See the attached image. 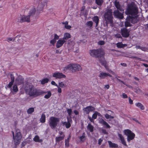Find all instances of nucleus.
<instances>
[{"label":"nucleus","mask_w":148,"mask_h":148,"mask_svg":"<svg viewBox=\"0 0 148 148\" xmlns=\"http://www.w3.org/2000/svg\"><path fill=\"white\" fill-rule=\"evenodd\" d=\"M89 54L91 56L95 58H103L105 53L103 49H101L90 50L89 51Z\"/></svg>","instance_id":"nucleus-1"},{"label":"nucleus","mask_w":148,"mask_h":148,"mask_svg":"<svg viewBox=\"0 0 148 148\" xmlns=\"http://www.w3.org/2000/svg\"><path fill=\"white\" fill-rule=\"evenodd\" d=\"M25 89L26 93L30 96H36L39 95V93L36 89L31 84H26L25 85Z\"/></svg>","instance_id":"nucleus-2"},{"label":"nucleus","mask_w":148,"mask_h":148,"mask_svg":"<svg viewBox=\"0 0 148 148\" xmlns=\"http://www.w3.org/2000/svg\"><path fill=\"white\" fill-rule=\"evenodd\" d=\"M12 133L14 144L15 145H16L19 144L21 142L22 137L21 134L20 130L18 129L16 130L15 135H14V132L12 131Z\"/></svg>","instance_id":"nucleus-3"},{"label":"nucleus","mask_w":148,"mask_h":148,"mask_svg":"<svg viewBox=\"0 0 148 148\" xmlns=\"http://www.w3.org/2000/svg\"><path fill=\"white\" fill-rule=\"evenodd\" d=\"M137 12V8L135 5H129L125 11V13L126 14H130L133 16L136 15Z\"/></svg>","instance_id":"nucleus-4"},{"label":"nucleus","mask_w":148,"mask_h":148,"mask_svg":"<svg viewBox=\"0 0 148 148\" xmlns=\"http://www.w3.org/2000/svg\"><path fill=\"white\" fill-rule=\"evenodd\" d=\"M124 134L127 136V140L128 142L133 140L135 138V134L129 129H126L123 130Z\"/></svg>","instance_id":"nucleus-5"},{"label":"nucleus","mask_w":148,"mask_h":148,"mask_svg":"<svg viewBox=\"0 0 148 148\" xmlns=\"http://www.w3.org/2000/svg\"><path fill=\"white\" fill-rule=\"evenodd\" d=\"M59 119L58 118L51 117L49 121V124L51 128L54 129L57 126L59 121Z\"/></svg>","instance_id":"nucleus-6"},{"label":"nucleus","mask_w":148,"mask_h":148,"mask_svg":"<svg viewBox=\"0 0 148 148\" xmlns=\"http://www.w3.org/2000/svg\"><path fill=\"white\" fill-rule=\"evenodd\" d=\"M104 16L105 20L107 22L111 23L112 18V10H108L105 13Z\"/></svg>","instance_id":"nucleus-7"},{"label":"nucleus","mask_w":148,"mask_h":148,"mask_svg":"<svg viewBox=\"0 0 148 148\" xmlns=\"http://www.w3.org/2000/svg\"><path fill=\"white\" fill-rule=\"evenodd\" d=\"M18 22L20 23L30 22V16L29 15L20 16L17 18Z\"/></svg>","instance_id":"nucleus-8"},{"label":"nucleus","mask_w":148,"mask_h":148,"mask_svg":"<svg viewBox=\"0 0 148 148\" xmlns=\"http://www.w3.org/2000/svg\"><path fill=\"white\" fill-rule=\"evenodd\" d=\"M53 77L56 79H61L65 78L66 76L62 73L59 72H56L53 74Z\"/></svg>","instance_id":"nucleus-9"},{"label":"nucleus","mask_w":148,"mask_h":148,"mask_svg":"<svg viewBox=\"0 0 148 148\" xmlns=\"http://www.w3.org/2000/svg\"><path fill=\"white\" fill-rule=\"evenodd\" d=\"M82 69V67L79 64H72V72L81 70Z\"/></svg>","instance_id":"nucleus-10"},{"label":"nucleus","mask_w":148,"mask_h":148,"mask_svg":"<svg viewBox=\"0 0 148 148\" xmlns=\"http://www.w3.org/2000/svg\"><path fill=\"white\" fill-rule=\"evenodd\" d=\"M94 110V108L91 106H87L83 109L84 112L88 114H89L90 112H92Z\"/></svg>","instance_id":"nucleus-11"},{"label":"nucleus","mask_w":148,"mask_h":148,"mask_svg":"<svg viewBox=\"0 0 148 148\" xmlns=\"http://www.w3.org/2000/svg\"><path fill=\"white\" fill-rule=\"evenodd\" d=\"M114 15L115 17L120 19H122L123 18V14L120 12L118 10H115L113 12Z\"/></svg>","instance_id":"nucleus-12"},{"label":"nucleus","mask_w":148,"mask_h":148,"mask_svg":"<svg viewBox=\"0 0 148 148\" xmlns=\"http://www.w3.org/2000/svg\"><path fill=\"white\" fill-rule=\"evenodd\" d=\"M8 88H10V90L11 92L13 94H15L18 91V89L17 86L16 84H15L13 86H11V87H8Z\"/></svg>","instance_id":"nucleus-13"},{"label":"nucleus","mask_w":148,"mask_h":148,"mask_svg":"<svg viewBox=\"0 0 148 148\" xmlns=\"http://www.w3.org/2000/svg\"><path fill=\"white\" fill-rule=\"evenodd\" d=\"M66 42L62 38H60L57 41L56 44V47L57 48L61 47Z\"/></svg>","instance_id":"nucleus-14"},{"label":"nucleus","mask_w":148,"mask_h":148,"mask_svg":"<svg viewBox=\"0 0 148 148\" xmlns=\"http://www.w3.org/2000/svg\"><path fill=\"white\" fill-rule=\"evenodd\" d=\"M121 33L122 36L124 37H127L129 35V32L126 28L121 29Z\"/></svg>","instance_id":"nucleus-15"},{"label":"nucleus","mask_w":148,"mask_h":148,"mask_svg":"<svg viewBox=\"0 0 148 148\" xmlns=\"http://www.w3.org/2000/svg\"><path fill=\"white\" fill-rule=\"evenodd\" d=\"M108 76H109L110 77H112V75L109 73L103 72H101L99 75V77L101 79H104Z\"/></svg>","instance_id":"nucleus-16"},{"label":"nucleus","mask_w":148,"mask_h":148,"mask_svg":"<svg viewBox=\"0 0 148 148\" xmlns=\"http://www.w3.org/2000/svg\"><path fill=\"white\" fill-rule=\"evenodd\" d=\"M118 135L119 138V139L121 140V142L122 143V144L124 145L127 146L126 141L125 140L124 137V136L121 134H118Z\"/></svg>","instance_id":"nucleus-17"},{"label":"nucleus","mask_w":148,"mask_h":148,"mask_svg":"<svg viewBox=\"0 0 148 148\" xmlns=\"http://www.w3.org/2000/svg\"><path fill=\"white\" fill-rule=\"evenodd\" d=\"M23 79L21 76H19L16 79V84L20 85L23 84L24 82Z\"/></svg>","instance_id":"nucleus-18"},{"label":"nucleus","mask_w":148,"mask_h":148,"mask_svg":"<svg viewBox=\"0 0 148 148\" xmlns=\"http://www.w3.org/2000/svg\"><path fill=\"white\" fill-rule=\"evenodd\" d=\"M114 5L117 9L123 12L124 11V10L120 5L119 2L117 1H115L114 2Z\"/></svg>","instance_id":"nucleus-19"},{"label":"nucleus","mask_w":148,"mask_h":148,"mask_svg":"<svg viewBox=\"0 0 148 148\" xmlns=\"http://www.w3.org/2000/svg\"><path fill=\"white\" fill-rule=\"evenodd\" d=\"M71 38V34L68 33H65L64 34L63 37L62 39H64V40L66 42L67 40Z\"/></svg>","instance_id":"nucleus-20"},{"label":"nucleus","mask_w":148,"mask_h":148,"mask_svg":"<svg viewBox=\"0 0 148 148\" xmlns=\"http://www.w3.org/2000/svg\"><path fill=\"white\" fill-rule=\"evenodd\" d=\"M45 3H40L38 5L37 9V12L39 13L40 11H42L43 9V8L45 6Z\"/></svg>","instance_id":"nucleus-21"},{"label":"nucleus","mask_w":148,"mask_h":148,"mask_svg":"<svg viewBox=\"0 0 148 148\" xmlns=\"http://www.w3.org/2000/svg\"><path fill=\"white\" fill-rule=\"evenodd\" d=\"M92 19L93 21L96 23V27H97L99 21V17L97 16H95Z\"/></svg>","instance_id":"nucleus-22"},{"label":"nucleus","mask_w":148,"mask_h":148,"mask_svg":"<svg viewBox=\"0 0 148 148\" xmlns=\"http://www.w3.org/2000/svg\"><path fill=\"white\" fill-rule=\"evenodd\" d=\"M36 12V8L34 7L32 8L31 9L29 12V15L30 16L34 15Z\"/></svg>","instance_id":"nucleus-23"},{"label":"nucleus","mask_w":148,"mask_h":148,"mask_svg":"<svg viewBox=\"0 0 148 148\" xmlns=\"http://www.w3.org/2000/svg\"><path fill=\"white\" fill-rule=\"evenodd\" d=\"M10 76L11 79V81L9 82L8 85V87H11V86H12L14 82V75L12 74H10Z\"/></svg>","instance_id":"nucleus-24"},{"label":"nucleus","mask_w":148,"mask_h":148,"mask_svg":"<svg viewBox=\"0 0 148 148\" xmlns=\"http://www.w3.org/2000/svg\"><path fill=\"white\" fill-rule=\"evenodd\" d=\"M63 70L65 71L67 70H71L72 71V64H70L63 68Z\"/></svg>","instance_id":"nucleus-25"},{"label":"nucleus","mask_w":148,"mask_h":148,"mask_svg":"<svg viewBox=\"0 0 148 148\" xmlns=\"http://www.w3.org/2000/svg\"><path fill=\"white\" fill-rule=\"evenodd\" d=\"M109 147L111 148H116L118 147V145L116 144L112 143L111 141H108Z\"/></svg>","instance_id":"nucleus-26"},{"label":"nucleus","mask_w":148,"mask_h":148,"mask_svg":"<svg viewBox=\"0 0 148 148\" xmlns=\"http://www.w3.org/2000/svg\"><path fill=\"white\" fill-rule=\"evenodd\" d=\"M102 59H103V60H100L99 59V60L100 62L101 63V64L103 65L105 68L106 69H108V67L107 65V63L106 61L104 59V57L103 58H101Z\"/></svg>","instance_id":"nucleus-27"},{"label":"nucleus","mask_w":148,"mask_h":148,"mask_svg":"<svg viewBox=\"0 0 148 148\" xmlns=\"http://www.w3.org/2000/svg\"><path fill=\"white\" fill-rule=\"evenodd\" d=\"M135 105L137 107L140 108L141 110H144L145 109L144 106L140 103H135Z\"/></svg>","instance_id":"nucleus-28"},{"label":"nucleus","mask_w":148,"mask_h":148,"mask_svg":"<svg viewBox=\"0 0 148 148\" xmlns=\"http://www.w3.org/2000/svg\"><path fill=\"white\" fill-rule=\"evenodd\" d=\"M130 22L133 23H134L137 22V17L136 16H129Z\"/></svg>","instance_id":"nucleus-29"},{"label":"nucleus","mask_w":148,"mask_h":148,"mask_svg":"<svg viewBox=\"0 0 148 148\" xmlns=\"http://www.w3.org/2000/svg\"><path fill=\"white\" fill-rule=\"evenodd\" d=\"M130 20L129 16L127 17L126 19V21L125 23V27H127L131 26V24L130 23Z\"/></svg>","instance_id":"nucleus-30"},{"label":"nucleus","mask_w":148,"mask_h":148,"mask_svg":"<svg viewBox=\"0 0 148 148\" xmlns=\"http://www.w3.org/2000/svg\"><path fill=\"white\" fill-rule=\"evenodd\" d=\"M46 121V116L45 114L43 113L42 114L41 118L40 119V122L42 123H45Z\"/></svg>","instance_id":"nucleus-31"},{"label":"nucleus","mask_w":148,"mask_h":148,"mask_svg":"<svg viewBox=\"0 0 148 148\" xmlns=\"http://www.w3.org/2000/svg\"><path fill=\"white\" fill-rule=\"evenodd\" d=\"M64 135H63L62 136L56 137V140L57 142H59L64 139Z\"/></svg>","instance_id":"nucleus-32"},{"label":"nucleus","mask_w":148,"mask_h":148,"mask_svg":"<svg viewBox=\"0 0 148 148\" xmlns=\"http://www.w3.org/2000/svg\"><path fill=\"white\" fill-rule=\"evenodd\" d=\"M93 126L91 124H89L87 126V129L90 132H92L93 131Z\"/></svg>","instance_id":"nucleus-33"},{"label":"nucleus","mask_w":148,"mask_h":148,"mask_svg":"<svg viewBox=\"0 0 148 148\" xmlns=\"http://www.w3.org/2000/svg\"><path fill=\"white\" fill-rule=\"evenodd\" d=\"M47 93L44 96V98L48 99L49 98L51 95V93L50 91H48L46 92Z\"/></svg>","instance_id":"nucleus-34"},{"label":"nucleus","mask_w":148,"mask_h":148,"mask_svg":"<svg viewBox=\"0 0 148 148\" xmlns=\"http://www.w3.org/2000/svg\"><path fill=\"white\" fill-rule=\"evenodd\" d=\"M58 86L60 88H64L66 87V85L63 82H59L58 83Z\"/></svg>","instance_id":"nucleus-35"},{"label":"nucleus","mask_w":148,"mask_h":148,"mask_svg":"<svg viewBox=\"0 0 148 148\" xmlns=\"http://www.w3.org/2000/svg\"><path fill=\"white\" fill-rule=\"evenodd\" d=\"M116 46L119 48H122L124 47L125 46H126V45L123 44L121 42H118L116 44Z\"/></svg>","instance_id":"nucleus-36"},{"label":"nucleus","mask_w":148,"mask_h":148,"mask_svg":"<svg viewBox=\"0 0 148 148\" xmlns=\"http://www.w3.org/2000/svg\"><path fill=\"white\" fill-rule=\"evenodd\" d=\"M63 125H65L66 127L67 128H69L71 126V125L69 121L66 122H63L62 123Z\"/></svg>","instance_id":"nucleus-37"},{"label":"nucleus","mask_w":148,"mask_h":148,"mask_svg":"<svg viewBox=\"0 0 148 148\" xmlns=\"http://www.w3.org/2000/svg\"><path fill=\"white\" fill-rule=\"evenodd\" d=\"M34 108H29L27 110V112L28 114H31L34 111Z\"/></svg>","instance_id":"nucleus-38"},{"label":"nucleus","mask_w":148,"mask_h":148,"mask_svg":"<svg viewBox=\"0 0 148 148\" xmlns=\"http://www.w3.org/2000/svg\"><path fill=\"white\" fill-rule=\"evenodd\" d=\"M79 139L80 141L83 142L86 140V137L85 136V134L84 133H83V135L79 137Z\"/></svg>","instance_id":"nucleus-39"},{"label":"nucleus","mask_w":148,"mask_h":148,"mask_svg":"<svg viewBox=\"0 0 148 148\" xmlns=\"http://www.w3.org/2000/svg\"><path fill=\"white\" fill-rule=\"evenodd\" d=\"M70 137L68 138L65 140V146L66 147H68L69 146V141Z\"/></svg>","instance_id":"nucleus-40"},{"label":"nucleus","mask_w":148,"mask_h":148,"mask_svg":"<svg viewBox=\"0 0 148 148\" xmlns=\"http://www.w3.org/2000/svg\"><path fill=\"white\" fill-rule=\"evenodd\" d=\"M96 4L99 5L101 6L103 2V0H96Z\"/></svg>","instance_id":"nucleus-41"},{"label":"nucleus","mask_w":148,"mask_h":148,"mask_svg":"<svg viewBox=\"0 0 148 148\" xmlns=\"http://www.w3.org/2000/svg\"><path fill=\"white\" fill-rule=\"evenodd\" d=\"M49 80L48 79L46 78L42 79L41 81V83L42 84H44L48 82Z\"/></svg>","instance_id":"nucleus-42"},{"label":"nucleus","mask_w":148,"mask_h":148,"mask_svg":"<svg viewBox=\"0 0 148 148\" xmlns=\"http://www.w3.org/2000/svg\"><path fill=\"white\" fill-rule=\"evenodd\" d=\"M34 140L37 142H40L39 137L38 136H36L33 139Z\"/></svg>","instance_id":"nucleus-43"},{"label":"nucleus","mask_w":148,"mask_h":148,"mask_svg":"<svg viewBox=\"0 0 148 148\" xmlns=\"http://www.w3.org/2000/svg\"><path fill=\"white\" fill-rule=\"evenodd\" d=\"M93 24V23L92 21H88L87 22L86 24L87 26L90 27H91L92 26Z\"/></svg>","instance_id":"nucleus-44"},{"label":"nucleus","mask_w":148,"mask_h":148,"mask_svg":"<svg viewBox=\"0 0 148 148\" xmlns=\"http://www.w3.org/2000/svg\"><path fill=\"white\" fill-rule=\"evenodd\" d=\"M105 117L107 119H114V118L113 116H111L110 115H109L108 114H105Z\"/></svg>","instance_id":"nucleus-45"},{"label":"nucleus","mask_w":148,"mask_h":148,"mask_svg":"<svg viewBox=\"0 0 148 148\" xmlns=\"http://www.w3.org/2000/svg\"><path fill=\"white\" fill-rule=\"evenodd\" d=\"M97 111H95L93 114L92 117V119H97Z\"/></svg>","instance_id":"nucleus-46"},{"label":"nucleus","mask_w":148,"mask_h":148,"mask_svg":"<svg viewBox=\"0 0 148 148\" xmlns=\"http://www.w3.org/2000/svg\"><path fill=\"white\" fill-rule=\"evenodd\" d=\"M105 42L103 41V40L99 41L98 42V45H103L105 44Z\"/></svg>","instance_id":"nucleus-47"},{"label":"nucleus","mask_w":148,"mask_h":148,"mask_svg":"<svg viewBox=\"0 0 148 148\" xmlns=\"http://www.w3.org/2000/svg\"><path fill=\"white\" fill-rule=\"evenodd\" d=\"M67 112L69 115V116H71L72 114V110L71 109H67Z\"/></svg>","instance_id":"nucleus-48"},{"label":"nucleus","mask_w":148,"mask_h":148,"mask_svg":"<svg viewBox=\"0 0 148 148\" xmlns=\"http://www.w3.org/2000/svg\"><path fill=\"white\" fill-rule=\"evenodd\" d=\"M56 42V40L53 38V39L51 40L50 43L51 44L54 45Z\"/></svg>","instance_id":"nucleus-49"},{"label":"nucleus","mask_w":148,"mask_h":148,"mask_svg":"<svg viewBox=\"0 0 148 148\" xmlns=\"http://www.w3.org/2000/svg\"><path fill=\"white\" fill-rule=\"evenodd\" d=\"M103 125H104L106 126V127L107 128H110V126L109 125V124L106 122L105 121L104 124Z\"/></svg>","instance_id":"nucleus-50"},{"label":"nucleus","mask_w":148,"mask_h":148,"mask_svg":"<svg viewBox=\"0 0 148 148\" xmlns=\"http://www.w3.org/2000/svg\"><path fill=\"white\" fill-rule=\"evenodd\" d=\"M105 121H104L103 119H99V123L103 125L104 123L105 122Z\"/></svg>","instance_id":"nucleus-51"},{"label":"nucleus","mask_w":148,"mask_h":148,"mask_svg":"<svg viewBox=\"0 0 148 148\" xmlns=\"http://www.w3.org/2000/svg\"><path fill=\"white\" fill-rule=\"evenodd\" d=\"M135 92L138 93H140L142 92V91L139 88H136L135 90Z\"/></svg>","instance_id":"nucleus-52"},{"label":"nucleus","mask_w":148,"mask_h":148,"mask_svg":"<svg viewBox=\"0 0 148 148\" xmlns=\"http://www.w3.org/2000/svg\"><path fill=\"white\" fill-rule=\"evenodd\" d=\"M59 36L57 35L56 34H54V39L55 40H58L59 38Z\"/></svg>","instance_id":"nucleus-53"},{"label":"nucleus","mask_w":148,"mask_h":148,"mask_svg":"<svg viewBox=\"0 0 148 148\" xmlns=\"http://www.w3.org/2000/svg\"><path fill=\"white\" fill-rule=\"evenodd\" d=\"M122 97L124 99L126 98L127 97V95L125 93H123L122 95Z\"/></svg>","instance_id":"nucleus-54"},{"label":"nucleus","mask_w":148,"mask_h":148,"mask_svg":"<svg viewBox=\"0 0 148 148\" xmlns=\"http://www.w3.org/2000/svg\"><path fill=\"white\" fill-rule=\"evenodd\" d=\"M51 84L53 85H54L57 87H58V85L56 83V82L53 81H52L51 82Z\"/></svg>","instance_id":"nucleus-55"},{"label":"nucleus","mask_w":148,"mask_h":148,"mask_svg":"<svg viewBox=\"0 0 148 148\" xmlns=\"http://www.w3.org/2000/svg\"><path fill=\"white\" fill-rule=\"evenodd\" d=\"M88 118L89 119V120L91 122H93V123L94 122V121L93 120L94 119H92V118L91 117L88 116Z\"/></svg>","instance_id":"nucleus-56"},{"label":"nucleus","mask_w":148,"mask_h":148,"mask_svg":"<svg viewBox=\"0 0 148 148\" xmlns=\"http://www.w3.org/2000/svg\"><path fill=\"white\" fill-rule=\"evenodd\" d=\"M62 24L64 25V27H65L66 26L68 25V22L67 21H66L65 22L62 23Z\"/></svg>","instance_id":"nucleus-57"},{"label":"nucleus","mask_w":148,"mask_h":148,"mask_svg":"<svg viewBox=\"0 0 148 148\" xmlns=\"http://www.w3.org/2000/svg\"><path fill=\"white\" fill-rule=\"evenodd\" d=\"M58 88V92L60 93H61L62 92V89L60 87L58 86V87H57Z\"/></svg>","instance_id":"nucleus-58"},{"label":"nucleus","mask_w":148,"mask_h":148,"mask_svg":"<svg viewBox=\"0 0 148 148\" xmlns=\"http://www.w3.org/2000/svg\"><path fill=\"white\" fill-rule=\"evenodd\" d=\"M115 36L117 38H121L122 37L121 35L120 34H116L115 35Z\"/></svg>","instance_id":"nucleus-59"},{"label":"nucleus","mask_w":148,"mask_h":148,"mask_svg":"<svg viewBox=\"0 0 148 148\" xmlns=\"http://www.w3.org/2000/svg\"><path fill=\"white\" fill-rule=\"evenodd\" d=\"M103 140V139H101V138H100L98 140V144L99 145H100L101 144V143L102 142Z\"/></svg>","instance_id":"nucleus-60"},{"label":"nucleus","mask_w":148,"mask_h":148,"mask_svg":"<svg viewBox=\"0 0 148 148\" xmlns=\"http://www.w3.org/2000/svg\"><path fill=\"white\" fill-rule=\"evenodd\" d=\"M13 40V38L11 37L8 38L7 39V41L8 42L12 41Z\"/></svg>","instance_id":"nucleus-61"},{"label":"nucleus","mask_w":148,"mask_h":148,"mask_svg":"<svg viewBox=\"0 0 148 148\" xmlns=\"http://www.w3.org/2000/svg\"><path fill=\"white\" fill-rule=\"evenodd\" d=\"M110 73H112L113 75H114L115 74V73L112 71L111 70H109L108 69H106Z\"/></svg>","instance_id":"nucleus-62"},{"label":"nucleus","mask_w":148,"mask_h":148,"mask_svg":"<svg viewBox=\"0 0 148 148\" xmlns=\"http://www.w3.org/2000/svg\"><path fill=\"white\" fill-rule=\"evenodd\" d=\"M140 49L144 51H146L147 50V48L145 47H141Z\"/></svg>","instance_id":"nucleus-63"},{"label":"nucleus","mask_w":148,"mask_h":148,"mask_svg":"<svg viewBox=\"0 0 148 148\" xmlns=\"http://www.w3.org/2000/svg\"><path fill=\"white\" fill-rule=\"evenodd\" d=\"M129 103L131 104H132L133 103V101L131 99L130 97L129 98Z\"/></svg>","instance_id":"nucleus-64"}]
</instances>
